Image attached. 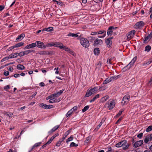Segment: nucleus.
Instances as JSON below:
<instances>
[{"label":"nucleus","mask_w":152,"mask_h":152,"mask_svg":"<svg viewBox=\"0 0 152 152\" xmlns=\"http://www.w3.org/2000/svg\"><path fill=\"white\" fill-rule=\"evenodd\" d=\"M44 85H45V84L43 82H41L40 83H39V86H40L42 87V86H44Z\"/></svg>","instance_id":"69168bd1"},{"label":"nucleus","mask_w":152,"mask_h":152,"mask_svg":"<svg viewBox=\"0 0 152 152\" xmlns=\"http://www.w3.org/2000/svg\"><path fill=\"white\" fill-rule=\"evenodd\" d=\"M136 59L137 57H134L127 66L123 68L124 71L130 69L133 66Z\"/></svg>","instance_id":"423d86ee"},{"label":"nucleus","mask_w":152,"mask_h":152,"mask_svg":"<svg viewBox=\"0 0 152 152\" xmlns=\"http://www.w3.org/2000/svg\"><path fill=\"white\" fill-rule=\"evenodd\" d=\"M71 130V129L68 130L66 132L62 138L63 140H64L66 138V137L69 134Z\"/></svg>","instance_id":"cd10ccee"},{"label":"nucleus","mask_w":152,"mask_h":152,"mask_svg":"<svg viewBox=\"0 0 152 152\" xmlns=\"http://www.w3.org/2000/svg\"><path fill=\"white\" fill-rule=\"evenodd\" d=\"M15 48V47L14 45L10 47H9L7 50V51H9L11 50H12V49Z\"/></svg>","instance_id":"c03bdc74"},{"label":"nucleus","mask_w":152,"mask_h":152,"mask_svg":"<svg viewBox=\"0 0 152 152\" xmlns=\"http://www.w3.org/2000/svg\"><path fill=\"white\" fill-rule=\"evenodd\" d=\"M34 50H26L23 51L24 55H27L29 54V53L32 52H34Z\"/></svg>","instance_id":"c85d7f7f"},{"label":"nucleus","mask_w":152,"mask_h":152,"mask_svg":"<svg viewBox=\"0 0 152 152\" xmlns=\"http://www.w3.org/2000/svg\"><path fill=\"white\" fill-rule=\"evenodd\" d=\"M55 46L57 47V46H58V44H61L62 45V43H60L58 42H56L55 43Z\"/></svg>","instance_id":"13d9d810"},{"label":"nucleus","mask_w":152,"mask_h":152,"mask_svg":"<svg viewBox=\"0 0 152 152\" xmlns=\"http://www.w3.org/2000/svg\"><path fill=\"white\" fill-rule=\"evenodd\" d=\"M61 141H58L56 144V146L57 147H59L61 145Z\"/></svg>","instance_id":"8fccbe9b"},{"label":"nucleus","mask_w":152,"mask_h":152,"mask_svg":"<svg viewBox=\"0 0 152 152\" xmlns=\"http://www.w3.org/2000/svg\"><path fill=\"white\" fill-rule=\"evenodd\" d=\"M130 96L129 94H126L124 96L123 98L121 101L122 105H125L128 104L129 101Z\"/></svg>","instance_id":"0eeeda50"},{"label":"nucleus","mask_w":152,"mask_h":152,"mask_svg":"<svg viewBox=\"0 0 152 152\" xmlns=\"http://www.w3.org/2000/svg\"><path fill=\"white\" fill-rule=\"evenodd\" d=\"M117 27L114 26H110L109 27L108 29L107 34L108 35H111L113 33V29H115Z\"/></svg>","instance_id":"f3484780"},{"label":"nucleus","mask_w":152,"mask_h":152,"mask_svg":"<svg viewBox=\"0 0 152 152\" xmlns=\"http://www.w3.org/2000/svg\"><path fill=\"white\" fill-rule=\"evenodd\" d=\"M45 53V52L44 51L39 52L38 53V54L41 55L44 54Z\"/></svg>","instance_id":"4d7b16f0"},{"label":"nucleus","mask_w":152,"mask_h":152,"mask_svg":"<svg viewBox=\"0 0 152 152\" xmlns=\"http://www.w3.org/2000/svg\"><path fill=\"white\" fill-rule=\"evenodd\" d=\"M152 84V77L150 79V80L147 83V85L148 86H151Z\"/></svg>","instance_id":"a19ab883"},{"label":"nucleus","mask_w":152,"mask_h":152,"mask_svg":"<svg viewBox=\"0 0 152 152\" xmlns=\"http://www.w3.org/2000/svg\"><path fill=\"white\" fill-rule=\"evenodd\" d=\"M37 47L40 48L45 49L46 48V45H45L44 43L40 41H37L36 42Z\"/></svg>","instance_id":"f8f14e48"},{"label":"nucleus","mask_w":152,"mask_h":152,"mask_svg":"<svg viewBox=\"0 0 152 152\" xmlns=\"http://www.w3.org/2000/svg\"><path fill=\"white\" fill-rule=\"evenodd\" d=\"M53 30V28L52 27H49L48 28H45L43 30V31H51Z\"/></svg>","instance_id":"2f4dec72"},{"label":"nucleus","mask_w":152,"mask_h":152,"mask_svg":"<svg viewBox=\"0 0 152 152\" xmlns=\"http://www.w3.org/2000/svg\"><path fill=\"white\" fill-rule=\"evenodd\" d=\"M152 140V134L147 135L144 139V142L147 143L149 141Z\"/></svg>","instance_id":"2eb2a0df"},{"label":"nucleus","mask_w":152,"mask_h":152,"mask_svg":"<svg viewBox=\"0 0 152 152\" xmlns=\"http://www.w3.org/2000/svg\"><path fill=\"white\" fill-rule=\"evenodd\" d=\"M20 75L19 74H15L14 75V76L16 78V77H20Z\"/></svg>","instance_id":"0e129e2a"},{"label":"nucleus","mask_w":152,"mask_h":152,"mask_svg":"<svg viewBox=\"0 0 152 152\" xmlns=\"http://www.w3.org/2000/svg\"><path fill=\"white\" fill-rule=\"evenodd\" d=\"M78 146V145L77 144L75 143L74 142H72L69 145V147H77Z\"/></svg>","instance_id":"c9c22d12"},{"label":"nucleus","mask_w":152,"mask_h":152,"mask_svg":"<svg viewBox=\"0 0 152 152\" xmlns=\"http://www.w3.org/2000/svg\"><path fill=\"white\" fill-rule=\"evenodd\" d=\"M59 125H56L53 128V129L55 131L59 127Z\"/></svg>","instance_id":"864d4df0"},{"label":"nucleus","mask_w":152,"mask_h":152,"mask_svg":"<svg viewBox=\"0 0 152 152\" xmlns=\"http://www.w3.org/2000/svg\"><path fill=\"white\" fill-rule=\"evenodd\" d=\"M9 59V58L8 57H6L3 58L1 61V62H3L6 60H8Z\"/></svg>","instance_id":"3c124183"},{"label":"nucleus","mask_w":152,"mask_h":152,"mask_svg":"<svg viewBox=\"0 0 152 152\" xmlns=\"http://www.w3.org/2000/svg\"><path fill=\"white\" fill-rule=\"evenodd\" d=\"M54 131H55L52 128L51 130L48 132V133L50 135L52 134V133Z\"/></svg>","instance_id":"6e6d98bb"},{"label":"nucleus","mask_w":152,"mask_h":152,"mask_svg":"<svg viewBox=\"0 0 152 152\" xmlns=\"http://www.w3.org/2000/svg\"><path fill=\"white\" fill-rule=\"evenodd\" d=\"M16 1V0H14V1L10 5V7H12L13 6V5L15 4Z\"/></svg>","instance_id":"338daca9"},{"label":"nucleus","mask_w":152,"mask_h":152,"mask_svg":"<svg viewBox=\"0 0 152 152\" xmlns=\"http://www.w3.org/2000/svg\"><path fill=\"white\" fill-rule=\"evenodd\" d=\"M17 69L19 70H23L25 69V67L22 64H18L17 66Z\"/></svg>","instance_id":"393cba45"},{"label":"nucleus","mask_w":152,"mask_h":152,"mask_svg":"<svg viewBox=\"0 0 152 152\" xmlns=\"http://www.w3.org/2000/svg\"><path fill=\"white\" fill-rule=\"evenodd\" d=\"M39 106L45 109H48L53 108V106L52 105L49 104L47 105L45 104L40 103L39 104Z\"/></svg>","instance_id":"9d476101"},{"label":"nucleus","mask_w":152,"mask_h":152,"mask_svg":"<svg viewBox=\"0 0 152 152\" xmlns=\"http://www.w3.org/2000/svg\"><path fill=\"white\" fill-rule=\"evenodd\" d=\"M13 57L12 54H11L9 56H8V57L9 58V59L14 58Z\"/></svg>","instance_id":"774afa93"},{"label":"nucleus","mask_w":152,"mask_h":152,"mask_svg":"<svg viewBox=\"0 0 152 152\" xmlns=\"http://www.w3.org/2000/svg\"><path fill=\"white\" fill-rule=\"evenodd\" d=\"M37 46L36 43H32L27 45L24 48V49H29L35 47Z\"/></svg>","instance_id":"dca6fc26"},{"label":"nucleus","mask_w":152,"mask_h":152,"mask_svg":"<svg viewBox=\"0 0 152 152\" xmlns=\"http://www.w3.org/2000/svg\"><path fill=\"white\" fill-rule=\"evenodd\" d=\"M18 55L20 57H22L25 55L23 51L20 52L19 53H18Z\"/></svg>","instance_id":"de8ad7c7"},{"label":"nucleus","mask_w":152,"mask_h":152,"mask_svg":"<svg viewBox=\"0 0 152 152\" xmlns=\"http://www.w3.org/2000/svg\"><path fill=\"white\" fill-rule=\"evenodd\" d=\"M135 32V30H132L130 31L126 36V39L128 40L131 39L134 36Z\"/></svg>","instance_id":"9b49d317"},{"label":"nucleus","mask_w":152,"mask_h":152,"mask_svg":"<svg viewBox=\"0 0 152 152\" xmlns=\"http://www.w3.org/2000/svg\"><path fill=\"white\" fill-rule=\"evenodd\" d=\"M143 135V133H141L137 135V137L140 139H141Z\"/></svg>","instance_id":"37998d69"},{"label":"nucleus","mask_w":152,"mask_h":152,"mask_svg":"<svg viewBox=\"0 0 152 152\" xmlns=\"http://www.w3.org/2000/svg\"><path fill=\"white\" fill-rule=\"evenodd\" d=\"M143 141L140 140L135 142L133 145V147L134 148H137L142 145L143 143Z\"/></svg>","instance_id":"4468645a"},{"label":"nucleus","mask_w":152,"mask_h":152,"mask_svg":"<svg viewBox=\"0 0 152 152\" xmlns=\"http://www.w3.org/2000/svg\"><path fill=\"white\" fill-rule=\"evenodd\" d=\"M9 74V72L8 71H5L4 72V75L6 76H8Z\"/></svg>","instance_id":"09e8293b"},{"label":"nucleus","mask_w":152,"mask_h":152,"mask_svg":"<svg viewBox=\"0 0 152 152\" xmlns=\"http://www.w3.org/2000/svg\"><path fill=\"white\" fill-rule=\"evenodd\" d=\"M151 49V47L149 45H148L145 47V51L149 52Z\"/></svg>","instance_id":"72a5a7b5"},{"label":"nucleus","mask_w":152,"mask_h":152,"mask_svg":"<svg viewBox=\"0 0 152 152\" xmlns=\"http://www.w3.org/2000/svg\"><path fill=\"white\" fill-rule=\"evenodd\" d=\"M99 94H97L94 97H93L92 99L90 101V103H92V102H94L97 99L99 98Z\"/></svg>","instance_id":"aec40b11"},{"label":"nucleus","mask_w":152,"mask_h":152,"mask_svg":"<svg viewBox=\"0 0 152 152\" xmlns=\"http://www.w3.org/2000/svg\"><path fill=\"white\" fill-rule=\"evenodd\" d=\"M118 76H114L113 77H111L110 78H107L104 81L103 83L104 84H106L110 82L113 80L115 79H117L118 78Z\"/></svg>","instance_id":"1a4fd4ad"},{"label":"nucleus","mask_w":152,"mask_h":152,"mask_svg":"<svg viewBox=\"0 0 152 152\" xmlns=\"http://www.w3.org/2000/svg\"><path fill=\"white\" fill-rule=\"evenodd\" d=\"M64 91V89H63L56 93L52 94L47 97L46 99L48 100L50 99L48 101L50 103L53 104L58 102L61 100V98L59 97V96L61 95Z\"/></svg>","instance_id":"f257e3e1"},{"label":"nucleus","mask_w":152,"mask_h":152,"mask_svg":"<svg viewBox=\"0 0 152 152\" xmlns=\"http://www.w3.org/2000/svg\"><path fill=\"white\" fill-rule=\"evenodd\" d=\"M152 36L151 34H149L147 37L144 38V42H145L147 40L150 39L152 37Z\"/></svg>","instance_id":"7c9ffc66"},{"label":"nucleus","mask_w":152,"mask_h":152,"mask_svg":"<svg viewBox=\"0 0 152 152\" xmlns=\"http://www.w3.org/2000/svg\"><path fill=\"white\" fill-rule=\"evenodd\" d=\"M77 106H75L73 107L70 110L72 111L73 112L76 110L77 109Z\"/></svg>","instance_id":"79ce46f5"},{"label":"nucleus","mask_w":152,"mask_h":152,"mask_svg":"<svg viewBox=\"0 0 152 152\" xmlns=\"http://www.w3.org/2000/svg\"><path fill=\"white\" fill-rule=\"evenodd\" d=\"M68 52H69L70 53L74 56H76L75 54L70 49Z\"/></svg>","instance_id":"a18cd8bd"},{"label":"nucleus","mask_w":152,"mask_h":152,"mask_svg":"<svg viewBox=\"0 0 152 152\" xmlns=\"http://www.w3.org/2000/svg\"><path fill=\"white\" fill-rule=\"evenodd\" d=\"M115 146L117 148H119L122 146L123 149L124 150L127 149L129 147V145L127 144V142L126 140H123L122 141L118 142L116 145Z\"/></svg>","instance_id":"20e7f679"},{"label":"nucleus","mask_w":152,"mask_h":152,"mask_svg":"<svg viewBox=\"0 0 152 152\" xmlns=\"http://www.w3.org/2000/svg\"><path fill=\"white\" fill-rule=\"evenodd\" d=\"M10 88V86L9 85H7L4 87V89L5 90H6L7 89H9Z\"/></svg>","instance_id":"052dcab7"},{"label":"nucleus","mask_w":152,"mask_h":152,"mask_svg":"<svg viewBox=\"0 0 152 152\" xmlns=\"http://www.w3.org/2000/svg\"><path fill=\"white\" fill-rule=\"evenodd\" d=\"M68 37H72L74 38L77 37L78 36L77 34H74L72 33H69L67 35Z\"/></svg>","instance_id":"b1692460"},{"label":"nucleus","mask_w":152,"mask_h":152,"mask_svg":"<svg viewBox=\"0 0 152 152\" xmlns=\"http://www.w3.org/2000/svg\"><path fill=\"white\" fill-rule=\"evenodd\" d=\"M107 47L109 48L112 45V42L109 39H107L105 41Z\"/></svg>","instance_id":"412c9836"},{"label":"nucleus","mask_w":152,"mask_h":152,"mask_svg":"<svg viewBox=\"0 0 152 152\" xmlns=\"http://www.w3.org/2000/svg\"><path fill=\"white\" fill-rule=\"evenodd\" d=\"M94 54L96 55H98L100 53V51L98 48H95L94 50Z\"/></svg>","instance_id":"bb28decb"},{"label":"nucleus","mask_w":152,"mask_h":152,"mask_svg":"<svg viewBox=\"0 0 152 152\" xmlns=\"http://www.w3.org/2000/svg\"><path fill=\"white\" fill-rule=\"evenodd\" d=\"M109 98V96L108 95H106L103 97L101 99V101L102 102H105Z\"/></svg>","instance_id":"a878e982"},{"label":"nucleus","mask_w":152,"mask_h":152,"mask_svg":"<svg viewBox=\"0 0 152 152\" xmlns=\"http://www.w3.org/2000/svg\"><path fill=\"white\" fill-rule=\"evenodd\" d=\"M61 49L64 50L65 51H67L68 52L69 50H70V49L68 48V47H67V46L63 45L62 47H61Z\"/></svg>","instance_id":"c756f323"},{"label":"nucleus","mask_w":152,"mask_h":152,"mask_svg":"<svg viewBox=\"0 0 152 152\" xmlns=\"http://www.w3.org/2000/svg\"><path fill=\"white\" fill-rule=\"evenodd\" d=\"M152 130V126L151 125L149 126L146 129L147 132H149L151 131Z\"/></svg>","instance_id":"4c0bfd02"},{"label":"nucleus","mask_w":152,"mask_h":152,"mask_svg":"<svg viewBox=\"0 0 152 152\" xmlns=\"http://www.w3.org/2000/svg\"><path fill=\"white\" fill-rule=\"evenodd\" d=\"M13 56V57L14 58H16L18 56H19L18 53H15L12 54Z\"/></svg>","instance_id":"49530a36"},{"label":"nucleus","mask_w":152,"mask_h":152,"mask_svg":"<svg viewBox=\"0 0 152 152\" xmlns=\"http://www.w3.org/2000/svg\"><path fill=\"white\" fill-rule=\"evenodd\" d=\"M73 137L72 136H71L69 138H68L66 140V142L68 143V142L71 141H72L73 140Z\"/></svg>","instance_id":"f704fd0d"},{"label":"nucleus","mask_w":152,"mask_h":152,"mask_svg":"<svg viewBox=\"0 0 152 152\" xmlns=\"http://www.w3.org/2000/svg\"><path fill=\"white\" fill-rule=\"evenodd\" d=\"M97 34V32H93L91 33V35H96Z\"/></svg>","instance_id":"e2e57ef3"},{"label":"nucleus","mask_w":152,"mask_h":152,"mask_svg":"<svg viewBox=\"0 0 152 152\" xmlns=\"http://www.w3.org/2000/svg\"><path fill=\"white\" fill-rule=\"evenodd\" d=\"M152 62V58L149 59L148 60L144 62L143 64V65H148Z\"/></svg>","instance_id":"4be33fe9"},{"label":"nucleus","mask_w":152,"mask_h":152,"mask_svg":"<svg viewBox=\"0 0 152 152\" xmlns=\"http://www.w3.org/2000/svg\"><path fill=\"white\" fill-rule=\"evenodd\" d=\"M25 36V35L24 34H21L16 39V40L17 41H21L23 39Z\"/></svg>","instance_id":"6ab92c4d"},{"label":"nucleus","mask_w":152,"mask_h":152,"mask_svg":"<svg viewBox=\"0 0 152 152\" xmlns=\"http://www.w3.org/2000/svg\"><path fill=\"white\" fill-rule=\"evenodd\" d=\"M73 112L71 110H70L69 111H68L66 113V117H68L70 115H71Z\"/></svg>","instance_id":"e433bc0d"},{"label":"nucleus","mask_w":152,"mask_h":152,"mask_svg":"<svg viewBox=\"0 0 152 152\" xmlns=\"http://www.w3.org/2000/svg\"><path fill=\"white\" fill-rule=\"evenodd\" d=\"M53 1L54 2H56V4L58 5H61V2L58 1L56 0H53Z\"/></svg>","instance_id":"bf43d9fd"},{"label":"nucleus","mask_w":152,"mask_h":152,"mask_svg":"<svg viewBox=\"0 0 152 152\" xmlns=\"http://www.w3.org/2000/svg\"><path fill=\"white\" fill-rule=\"evenodd\" d=\"M24 44L23 42H21L14 45L15 48H19L23 46Z\"/></svg>","instance_id":"5701e85b"},{"label":"nucleus","mask_w":152,"mask_h":152,"mask_svg":"<svg viewBox=\"0 0 152 152\" xmlns=\"http://www.w3.org/2000/svg\"><path fill=\"white\" fill-rule=\"evenodd\" d=\"M98 89V88L97 87H95L90 90H88L85 95V96L88 97L96 93Z\"/></svg>","instance_id":"7ed1b4c3"},{"label":"nucleus","mask_w":152,"mask_h":152,"mask_svg":"<svg viewBox=\"0 0 152 152\" xmlns=\"http://www.w3.org/2000/svg\"><path fill=\"white\" fill-rule=\"evenodd\" d=\"M102 43V41L101 39H96L94 41V46H96L98 45H100Z\"/></svg>","instance_id":"a211bd4d"},{"label":"nucleus","mask_w":152,"mask_h":152,"mask_svg":"<svg viewBox=\"0 0 152 152\" xmlns=\"http://www.w3.org/2000/svg\"><path fill=\"white\" fill-rule=\"evenodd\" d=\"M89 108V106L87 105L84 107L82 109V111L83 112H84L87 110Z\"/></svg>","instance_id":"58836bf2"},{"label":"nucleus","mask_w":152,"mask_h":152,"mask_svg":"<svg viewBox=\"0 0 152 152\" xmlns=\"http://www.w3.org/2000/svg\"><path fill=\"white\" fill-rule=\"evenodd\" d=\"M55 43L51 42L50 43H48L46 45V48L47 47L55 46Z\"/></svg>","instance_id":"473e14b6"},{"label":"nucleus","mask_w":152,"mask_h":152,"mask_svg":"<svg viewBox=\"0 0 152 152\" xmlns=\"http://www.w3.org/2000/svg\"><path fill=\"white\" fill-rule=\"evenodd\" d=\"M145 25L144 22L142 21H140L137 23L134 26V28L136 29H139Z\"/></svg>","instance_id":"6e6552de"},{"label":"nucleus","mask_w":152,"mask_h":152,"mask_svg":"<svg viewBox=\"0 0 152 152\" xmlns=\"http://www.w3.org/2000/svg\"><path fill=\"white\" fill-rule=\"evenodd\" d=\"M123 112V111L120 110L119 111L118 113L116 115V116L117 117H118L121 114H122V112Z\"/></svg>","instance_id":"603ef678"},{"label":"nucleus","mask_w":152,"mask_h":152,"mask_svg":"<svg viewBox=\"0 0 152 152\" xmlns=\"http://www.w3.org/2000/svg\"><path fill=\"white\" fill-rule=\"evenodd\" d=\"M59 125H56L53 128V129L55 131L59 127Z\"/></svg>","instance_id":"5fc2aeb1"},{"label":"nucleus","mask_w":152,"mask_h":152,"mask_svg":"<svg viewBox=\"0 0 152 152\" xmlns=\"http://www.w3.org/2000/svg\"><path fill=\"white\" fill-rule=\"evenodd\" d=\"M115 105V102L114 100L109 101L104 105L105 107L108 108L110 110H112Z\"/></svg>","instance_id":"39448f33"},{"label":"nucleus","mask_w":152,"mask_h":152,"mask_svg":"<svg viewBox=\"0 0 152 152\" xmlns=\"http://www.w3.org/2000/svg\"><path fill=\"white\" fill-rule=\"evenodd\" d=\"M98 34H102V36H98V37L99 38H103L106 35V32L104 30L99 31L97 32Z\"/></svg>","instance_id":"ddd939ff"},{"label":"nucleus","mask_w":152,"mask_h":152,"mask_svg":"<svg viewBox=\"0 0 152 152\" xmlns=\"http://www.w3.org/2000/svg\"><path fill=\"white\" fill-rule=\"evenodd\" d=\"M80 42L82 46L84 48H88L90 45V43L88 40L86 38L82 37L80 38Z\"/></svg>","instance_id":"f03ea898"},{"label":"nucleus","mask_w":152,"mask_h":152,"mask_svg":"<svg viewBox=\"0 0 152 152\" xmlns=\"http://www.w3.org/2000/svg\"><path fill=\"white\" fill-rule=\"evenodd\" d=\"M41 142H38L37 143H36L34 144V145L33 146V147L34 148L37 147L39 146L40 145V144H41Z\"/></svg>","instance_id":"ea45409f"},{"label":"nucleus","mask_w":152,"mask_h":152,"mask_svg":"<svg viewBox=\"0 0 152 152\" xmlns=\"http://www.w3.org/2000/svg\"><path fill=\"white\" fill-rule=\"evenodd\" d=\"M4 8V6L3 5H0V11H2Z\"/></svg>","instance_id":"680f3d73"}]
</instances>
